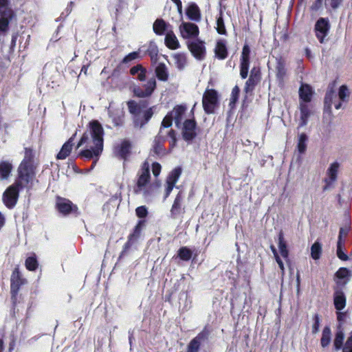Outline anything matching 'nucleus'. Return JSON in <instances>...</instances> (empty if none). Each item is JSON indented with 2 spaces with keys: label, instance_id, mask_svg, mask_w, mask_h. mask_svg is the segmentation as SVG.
<instances>
[{
  "label": "nucleus",
  "instance_id": "nucleus-1",
  "mask_svg": "<svg viewBox=\"0 0 352 352\" xmlns=\"http://www.w3.org/2000/svg\"><path fill=\"white\" fill-rule=\"evenodd\" d=\"M32 151L25 149V157L18 168L19 177L3 192L2 200L6 207L13 208L17 202L20 188L28 187L35 177V166L32 160Z\"/></svg>",
  "mask_w": 352,
  "mask_h": 352
},
{
  "label": "nucleus",
  "instance_id": "nucleus-2",
  "mask_svg": "<svg viewBox=\"0 0 352 352\" xmlns=\"http://www.w3.org/2000/svg\"><path fill=\"white\" fill-rule=\"evenodd\" d=\"M104 130L102 125L97 121L89 122L87 131L83 133L76 148L84 146L78 156L87 160L94 159L92 168L96 165L103 150Z\"/></svg>",
  "mask_w": 352,
  "mask_h": 352
},
{
  "label": "nucleus",
  "instance_id": "nucleus-3",
  "mask_svg": "<svg viewBox=\"0 0 352 352\" xmlns=\"http://www.w3.org/2000/svg\"><path fill=\"white\" fill-rule=\"evenodd\" d=\"M219 104V96L214 89H206L203 95L202 104L206 113H214Z\"/></svg>",
  "mask_w": 352,
  "mask_h": 352
},
{
  "label": "nucleus",
  "instance_id": "nucleus-4",
  "mask_svg": "<svg viewBox=\"0 0 352 352\" xmlns=\"http://www.w3.org/2000/svg\"><path fill=\"white\" fill-rule=\"evenodd\" d=\"M14 13L8 7V0H0V32H7Z\"/></svg>",
  "mask_w": 352,
  "mask_h": 352
},
{
  "label": "nucleus",
  "instance_id": "nucleus-5",
  "mask_svg": "<svg viewBox=\"0 0 352 352\" xmlns=\"http://www.w3.org/2000/svg\"><path fill=\"white\" fill-rule=\"evenodd\" d=\"M180 36L184 38H195L199 35V28L190 22H182L179 26Z\"/></svg>",
  "mask_w": 352,
  "mask_h": 352
},
{
  "label": "nucleus",
  "instance_id": "nucleus-6",
  "mask_svg": "<svg viewBox=\"0 0 352 352\" xmlns=\"http://www.w3.org/2000/svg\"><path fill=\"white\" fill-rule=\"evenodd\" d=\"M330 25L329 20L324 18H320L315 25V32L318 39L320 43H324L325 37L329 33Z\"/></svg>",
  "mask_w": 352,
  "mask_h": 352
},
{
  "label": "nucleus",
  "instance_id": "nucleus-7",
  "mask_svg": "<svg viewBox=\"0 0 352 352\" xmlns=\"http://www.w3.org/2000/svg\"><path fill=\"white\" fill-rule=\"evenodd\" d=\"M156 87V80L154 78H150L146 83L143 85L144 89L139 87L135 88L133 92L135 96L140 98L150 96Z\"/></svg>",
  "mask_w": 352,
  "mask_h": 352
},
{
  "label": "nucleus",
  "instance_id": "nucleus-8",
  "mask_svg": "<svg viewBox=\"0 0 352 352\" xmlns=\"http://www.w3.org/2000/svg\"><path fill=\"white\" fill-rule=\"evenodd\" d=\"M197 135L196 122L194 119L185 120L182 128V136L185 140H191Z\"/></svg>",
  "mask_w": 352,
  "mask_h": 352
},
{
  "label": "nucleus",
  "instance_id": "nucleus-9",
  "mask_svg": "<svg viewBox=\"0 0 352 352\" xmlns=\"http://www.w3.org/2000/svg\"><path fill=\"white\" fill-rule=\"evenodd\" d=\"M181 173L182 170L179 168H175L170 173L166 179L165 198H166L173 190L175 184L180 177Z\"/></svg>",
  "mask_w": 352,
  "mask_h": 352
},
{
  "label": "nucleus",
  "instance_id": "nucleus-10",
  "mask_svg": "<svg viewBox=\"0 0 352 352\" xmlns=\"http://www.w3.org/2000/svg\"><path fill=\"white\" fill-rule=\"evenodd\" d=\"M150 178V173L148 168L142 170V173L138 178L137 183V188L135 190L136 193H142L144 196L147 195V192L144 190V187L148 182Z\"/></svg>",
  "mask_w": 352,
  "mask_h": 352
},
{
  "label": "nucleus",
  "instance_id": "nucleus-11",
  "mask_svg": "<svg viewBox=\"0 0 352 352\" xmlns=\"http://www.w3.org/2000/svg\"><path fill=\"white\" fill-rule=\"evenodd\" d=\"M192 54L198 60H203L206 54V48L201 41H193L188 45Z\"/></svg>",
  "mask_w": 352,
  "mask_h": 352
},
{
  "label": "nucleus",
  "instance_id": "nucleus-12",
  "mask_svg": "<svg viewBox=\"0 0 352 352\" xmlns=\"http://www.w3.org/2000/svg\"><path fill=\"white\" fill-rule=\"evenodd\" d=\"M56 207L58 211L64 214H67L70 212L76 211L77 207L74 205L69 200L58 197L56 201Z\"/></svg>",
  "mask_w": 352,
  "mask_h": 352
},
{
  "label": "nucleus",
  "instance_id": "nucleus-13",
  "mask_svg": "<svg viewBox=\"0 0 352 352\" xmlns=\"http://www.w3.org/2000/svg\"><path fill=\"white\" fill-rule=\"evenodd\" d=\"M260 80V72L257 69L253 68L250 72L249 79L245 82V91L248 92L249 90H252Z\"/></svg>",
  "mask_w": 352,
  "mask_h": 352
},
{
  "label": "nucleus",
  "instance_id": "nucleus-14",
  "mask_svg": "<svg viewBox=\"0 0 352 352\" xmlns=\"http://www.w3.org/2000/svg\"><path fill=\"white\" fill-rule=\"evenodd\" d=\"M275 72H276V77L277 80L278 81V83L280 85H282L284 82L285 77H286L287 72H286V69H285V63L280 58L276 59V65L275 67Z\"/></svg>",
  "mask_w": 352,
  "mask_h": 352
},
{
  "label": "nucleus",
  "instance_id": "nucleus-15",
  "mask_svg": "<svg viewBox=\"0 0 352 352\" xmlns=\"http://www.w3.org/2000/svg\"><path fill=\"white\" fill-rule=\"evenodd\" d=\"M188 18L193 21L199 22L201 21V15L199 7L195 3H190L186 12Z\"/></svg>",
  "mask_w": 352,
  "mask_h": 352
},
{
  "label": "nucleus",
  "instance_id": "nucleus-16",
  "mask_svg": "<svg viewBox=\"0 0 352 352\" xmlns=\"http://www.w3.org/2000/svg\"><path fill=\"white\" fill-rule=\"evenodd\" d=\"M165 44L170 50H176L180 47L179 42L172 30L166 33Z\"/></svg>",
  "mask_w": 352,
  "mask_h": 352
},
{
  "label": "nucleus",
  "instance_id": "nucleus-17",
  "mask_svg": "<svg viewBox=\"0 0 352 352\" xmlns=\"http://www.w3.org/2000/svg\"><path fill=\"white\" fill-rule=\"evenodd\" d=\"M24 283V280L21 277L19 268L16 267L12 272L11 276V289L12 291L16 292L20 286Z\"/></svg>",
  "mask_w": 352,
  "mask_h": 352
},
{
  "label": "nucleus",
  "instance_id": "nucleus-18",
  "mask_svg": "<svg viewBox=\"0 0 352 352\" xmlns=\"http://www.w3.org/2000/svg\"><path fill=\"white\" fill-rule=\"evenodd\" d=\"M186 111V107L182 105H177L173 108L170 112L171 116L173 117L175 124L178 126L184 119V114Z\"/></svg>",
  "mask_w": 352,
  "mask_h": 352
},
{
  "label": "nucleus",
  "instance_id": "nucleus-19",
  "mask_svg": "<svg viewBox=\"0 0 352 352\" xmlns=\"http://www.w3.org/2000/svg\"><path fill=\"white\" fill-rule=\"evenodd\" d=\"M170 25L166 23L163 19H158L153 23V31L157 35H162L171 29H168Z\"/></svg>",
  "mask_w": 352,
  "mask_h": 352
},
{
  "label": "nucleus",
  "instance_id": "nucleus-20",
  "mask_svg": "<svg viewBox=\"0 0 352 352\" xmlns=\"http://www.w3.org/2000/svg\"><path fill=\"white\" fill-rule=\"evenodd\" d=\"M182 197L180 193H179L176 196L170 209V216L173 219L177 218L178 215L182 213Z\"/></svg>",
  "mask_w": 352,
  "mask_h": 352
},
{
  "label": "nucleus",
  "instance_id": "nucleus-21",
  "mask_svg": "<svg viewBox=\"0 0 352 352\" xmlns=\"http://www.w3.org/2000/svg\"><path fill=\"white\" fill-rule=\"evenodd\" d=\"M74 138H70L62 146L60 152L57 155V158L59 160L65 159L71 153L73 146Z\"/></svg>",
  "mask_w": 352,
  "mask_h": 352
},
{
  "label": "nucleus",
  "instance_id": "nucleus-22",
  "mask_svg": "<svg viewBox=\"0 0 352 352\" xmlns=\"http://www.w3.org/2000/svg\"><path fill=\"white\" fill-rule=\"evenodd\" d=\"M127 104L129 112L138 118L141 116L142 109L145 107L144 102L137 103L134 101H129Z\"/></svg>",
  "mask_w": 352,
  "mask_h": 352
},
{
  "label": "nucleus",
  "instance_id": "nucleus-23",
  "mask_svg": "<svg viewBox=\"0 0 352 352\" xmlns=\"http://www.w3.org/2000/svg\"><path fill=\"white\" fill-rule=\"evenodd\" d=\"M130 148V143L126 140H124L116 148L115 152L118 156L124 158L129 153Z\"/></svg>",
  "mask_w": 352,
  "mask_h": 352
},
{
  "label": "nucleus",
  "instance_id": "nucleus-24",
  "mask_svg": "<svg viewBox=\"0 0 352 352\" xmlns=\"http://www.w3.org/2000/svg\"><path fill=\"white\" fill-rule=\"evenodd\" d=\"M12 170V165L10 162L2 161L0 162V179H7Z\"/></svg>",
  "mask_w": 352,
  "mask_h": 352
},
{
  "label": "nucleus",
  "instance_id": "nucleus-25",
  "mask_svg": "<svg viewBox=\"0 0 352 352\" xmlns=\"http://www.w3.org/2000/svg\"><path fill=\"white\" fill-rule=\"evenodd\" d=\"M155 74L162 81H167L168 78V69L164 63H160L155 68Z\"/></svg>",
  "mask_w": 352,
  "mask_h": 352
},
{
  "label": "nucleus",
  "instance_id": "nucleus-26",
  "mask_svg": "<svg viewBox=\"0 0 352 352\" xmlns=\"http://www.w3.org/2000/svg\"><path fill=\"white\" fill-rule=\"evenodd\" d=\"M214 52L219 59H225L227 57L228 52L225 43L220 40L217 43Z\"/></svg>",
  "mask_w": 352,
  "mask_h": 352
},
{
  "label": "nucleus",
  "instance_id": "nucleus-27",
  "mask_svg": "<svg viewBox=\"0 0 352 352\" xmlns=\"http://www.w3.org/2000/svg\"><path fill=\"white\" fill-rule=\"evenodd\" d=\"M130 72L131 75H137V78L140 81H144L146 80V70L141 65H137L131 68Z\"/></svg>",
  "mask_w": 352,
  "mask_h": 352
},
{
  "label": "nucleus",
  "instance_id": "nucleus-28",
  "mask_svg": "<svg viewBox=\"0 0 352 352\" xmlns=\"http://www.w3.org/2000/svg\"><path fill=\"white\" fill-rule=\"evenodd\" d=\"M299 95L304 102H309L312 96L311 88L307 85H302L300 88Z\"/></svg>",
  "mask_w": 352,
  "mask_h": 352
},
{
  "label": "nucleus",
  "instance_id": "nucleus-29",
  "mask_svg": "<svg viewBox=\"0 0 352 352\" xmlns=\"http://www.w3.org/2000/svg\"><path fill=\"white\" fill-rule=\"evenodd\" d=\"M334 305L336 309L342 310L346 305V298L344 294L341 292L336 293L334 296Z\"/></svg>",
  "mask_w": 352,
  "mask_h": 352
},
{
  "label": "nucleus",
  "instance_id": "nucleus-30",
  "mask_svg": "<svg viewBox=\"0 0 352 352\" xmlns=\"http://www.w3.org/2000/svg\"><path fill=\"white\" fill-rule=\"evenodd\" d=\"M202 338L203 336L199 334L192 339L188 346L187 352H198Z\"/></svg>",
  "mask_w": 352,
  "mask_h": 352
},
{
  "label": "nucleus",
  "instance_id": "nucleus-31",
  "mask_svg": "<svg viewBox=\"0 0 352 352\" xmlns=\"http://www.w3.org/2000/svg\"><path fill=\"white\" fill-rule=\"evenodd\" d=\"M344 338V333L340 327H338L333 340V346L336 350H340L342 348Z\"/></svg>",
  "mask_w": 352,
  "mask_h": 352
},
{
  "label": "nucleus",
  "instance_id": "nucleus-32",
  "mask_svg": "<svg viewBox=\"0 0 352 352\" xmlns=\"http://www.w3.org/2000/svg\"><path fill=\"white\" fill-rule=\"evenodd\" d=\"M172 57L173 58L175 66L179 69H182L184 68L186 63V59L184 54L175 53L172 55Z\"/></svg>",
  "mask_w": 352,
  "mask_h": 352
},
{
  "label": "nucleus",
  "instance_id": "nucleus-33",
  "mask_svg": "<svg viewBox=\"0 0 352 352\" xmlns=\"http://www.w3.org/2000/svg\"><path fill=\"white\" fill-rule=\"evenodd\" d=\"M331 340V331L329 327H325L322 331V338L320 340L321 346L326 347L328 346Z\"/></svg>",
  "mask_w": 352,
  "mask_h": 352
},
{
  "label": "nucleus",
  "instance_id": "nucleus-34",
  "mask_svg": "<svg viewBox=\"0 0 352 352\" xmlns=\"http://www.w3.org/2000/svg\"><path fill=\"white\" fill-rule=\"evenodd\" d=\"M278 248H279V251H280L281 256L285 258H287L289 253H288V250L287 249L286 243L284 241L283 234L282 233L279 234Z\"/></svg>",
  "mask_w": 352,
  "mask_h": 352
},
{
  "label": "nucleus",
  "instance_id": "nucleus-35",
  "mask_svg": "<svg viewBox=\"0 0 352 352\" xmlns=\"http://www.w3.org/2000/svg\"><path fill=\"white\" fill-rule=\"evenodd\" d=\"M340 167V164L338 162H335L331 164L330 167L327 170V174L329 177V179L331 182H334L337 177V173L338 171V168Z\"/></svg>",
  "mask_w": 352,
  "mask_h": 352
},
{
  "label": "nucleus",
  "instance_id": "nucleus-36",
  "mask_svg": "<svg viewBox=\"0 0 352 352\" xmlns=\"http://www.w3.org/2000/svg\"><path fill=\"white\" fill-rule=\"evenodd\" d=\"M300 126H304L307 122V119L310 116V111L307 104H300Z\"/></svg>",
  "mask_w": 352,
  "mask_h": 352
},
{
  "label": "nucleus",
  "instance_id": "nucleus-37",
  "mask_svg": "<svg viewBox=\"0 0 352 352\" xmlns=\"http://www.w3.org/2000/svg\"><path fill=\"white\" fill-rule=\"evenodd\" d=\"M307 136L305 133H301L298 137L297 148L299 153H303L307 148Z\"/></svg>",
  "mask_w": 352,
  "mask_h": 352
},
{
  "label": "nucleus",
  "instance_id": "nucleus-38",
  "mask_svg": "<svg viewBox=\"0 0 352 352\" xmlns=\"http://www.w3.org/2000/svg\"><path fill=\"white\" fill-rule=\"evenodd\" d=\"M160 139H161L160 136L157 137L155 139L153 146V149H152V151L157 155L164 154V150H163L162 144L160 142Z\"/></svg>",
  "mask_w": 352,
  "mask_h": 352
},
{
  "label": "nucleus",
  "instance_id": "nucleus-39",
  "mask_svg": "<svg viewBox=\"0 0 352 352\" xmlns=\"http://www.w3.org/2000/svg\"><path fill=\"white\" fill-rule=\"evenodd\" d=\"M321 249V245L318 242H316L312 245L311 248V255L314 259L316 260L320 258Z\"/></svg>",
  "mask_w": 352,
  "mask_h": 352
},
{
  "label": "nucleus",
  "instance_id": "nucleus-40",
  "mask_svg": "<svg viewBox=\"0 0 352 352\" xmlns=\"http://www.w3.org/2000/svg\"><path fill=\"white\" fill-rule=\"evenodd\" d=\"M178 255L182 260L188 261L192 256V252L186 247L179 250Z\"/></svg>",
  "mask_w": 352,
  "mask_h": 352
},
{
  "label": "nucleus",
  "instance_id": "nucleus-41",
  "mask_svg": "<svg viewBox=\"0 0 352 352\" xmlns=\"http://www.w3.org/2000/svg\"><path fill=\"white\" fill-rule=\"evenodd\" d=\"M217 31L218 32V33L221 34H225L226 33L224 21L221 13L217 19Z\"/></svg>",
  "mask_w": 352,
  "mask_h": 352
},
{
  "label": "nucleus",
  "instance_id": "nucleus-42",
  "mask_svg": "<svg viewBox=\"0 0 352 352\" xmlns=\"http://www.w3.org/2000/svg\"><path fill=\"white\" fill-rule=\"evenodd\" d=\"M240 75L242 78H246L248 74V69H249V62H245V60L241 61V66H240Z\"/></svg>",
  "mask_w": 352,
  "mask_h": 352
},
{
  "label": "nucleus",
  "instance_id": "nucleus-43",
  "mask_svg": "<svg viewBox=\"0 0 352 352\" xmlns=\"http://www.w3.org/2000/svg\"><path fill=\"white\" fill-rule=\"evenodd\" d=\"M116 117H113L112 112L109 111V115L113 118V121L114 122L116 125H119L122 122V118H123V111L122 109H117L116 110Z\"/></svg>",
  "mask_w": 352,
  "mask_h": 352
},
{
  "label": "nucleus",
  "instance_id": "nucleus-44",
  "mask_svg": "<svg viewBox=\"0 0 352 352\" xmlns=\"http://www.w3.org/2000/svg\"><path fill=\"white\" fill-rule=\"evenodd\" d=\"M339 98L344 101L349 96V91L346 86L342 85L338 91Z\"/></svg>",
  "mask_w": 352,
  "mask_h": 352
},
{
  "label": "nucleus",
  "instance_id": "nucleus-45",
  "mask_svg": "<svg viewBox=\"0 0 352 352\" xmlns=\"http://www.w3.org/2000/svg\"><path fill=\"white\" fill-rule=\"evenodd\" d=\"M25 266L28 270L34 271L37 267V261L33 257H28L25 261Z\"/></svg>",
  "mask_w": 352,
  "mask_h": 352
},
{
  "label": "nucleus",
  "instance_id": "nucleus-46",
  "mask_svg": "<svg viewBox=\"0 0 352 352\" xmlns=\"http://www.w3.org/2000/svg\"><path fill=\"white\" fill-rule=\"evenodd\" d=\"M240 89L239 87L236 85L232 90L231 96H230V104H235L237 101L239 96Z\"/></svg>",
  "mask_w": 352,
  "mask_h": 352
},
{
  "label": "nucleus",
  "instance_id": "nucleus-47",
  "mask_svg": "<svg viewBox=\"0 0 352 352\" xmlns=\"http://www.w3.org/2000/svg\"><path fill=\"white\" fill-rule=\"evenodd\" d=\"M342 352H352V331L350 332L346 342L342 348Z\"/></svg>",
  "mask_w": 352,
  "mask_h": 352
},
{
  "label": "nucleus",
  "instance_id": "nucleus-48",
  "mask_svg": "<svg viewBox=\"0 0 352 352\" xmlns=\"http://www.w3.org/2000/svg\"><path fill=\"white\" fill-rule=\"evenodd\" d=\"M342 243H337V256L338 257L342 260V261H346L348 260L349 257L344 252L342 251Z\"/></svg>",
  "mask_w": 352,
  "mask_h": 352
},
{
  "label": "nucleus",
  "instance_id": "nucleus-49",
  "mask_svg": "<svg viewBox=\"0 0 352 352\" xmlns=\"http://www.w3.org/2000/svg\"><path fill=\"white\" fill-rule=\"evenodd\" d=\"M139 57L138 52H133L126 55L122 60L123 63H128Z\"/></svg>",
  "mask_w": 352,
  "mask_h": 352
},
{
  "label": "nucleus",
  "instance_id": "nucleus-50",
  "mask_svg": "<svg viewBox=\"0 0 352 352\" xmlns=\"http://www.w3.org/2000/svg\"><path fill=\"white\" fill-rule=\"evenodd\" d=\"M349 231V228L347 226L341 228L340 229L339 236H338V243H343V239L346 236Z\"/></svg>",
  "mask_w": 352,
  "mask_h": 352
},
{
  "label": "nucleus",
  "instance_id": "nucleus-51",
  "mask_svg": "<svg viewBox=\"0 0 352 352\" xmlns=\"http://www.w3.org/2000/svg\"><path fill=\"white\" fill-rule=\"evenodd\" d=\"M174 120L173 117L171 116V113H168L165 116L162 122V126L164 128H168L172 125V121Z\"/></svg>",
  "mask_w": 352,
  "mask_h": 352
},
{
  "label": "nucleus",
  "instance_id": "nucleus-52",
  "mask_svg": "<svg viewBox=\"0 0 352 352\" xmlns=\"http://www.w3.org/2000/svg\"><path fill=\"white\" fill-rule=\"evenodd\" d=\"M136 215L140 218H144L147 215V208L145 206H139L135 210Z\"/></svg>",
  "mask_w": 352,
  "mask_h": 352
},
{
  "label": "nucleus",
  "instance_id": "nucleus-53",
  "mask_svg": "<svg viewBox=\"0 0 352 352\" xmlns=\"http://www.w3.org/2000/svg\"><path fill=\"white\" fill-rule=\"evenodd\" d=\"M349 274V271L344 267L340 268L336 272V275L338 278L342 279L347 277Z\"/></svg>",
  "mask_w": 352,
  "mask_h": 352
},
{
  "label": "nucleus",
  "instance_id": "nucleus-54",
  "mask_svg": "<svg viewBox=\"0 0 352 352\" xmlns=\"http://www.w3.org/2000/svg\"><path fill=\"white\" fill-rule=\"evenodd\" d=\"M250 48L248 45H245L243 48L241 61L245 60L249 62Z\"/></svg>",
  "mask_w": 352,
  "mask_h": 352
},
{
  "label": "nucleus",
  "instance_id": "nucleus-55",
  "mask_svg": "<svg viewBox=\"0 0 352 352\" xmlns=\"http://www.w3.org/2000/svg\"><path fill=\"white\" fill-rule=\"evenodd\" d=\"M142 113H143V117L144 118L145 120H144V123H141L140 124L141 126L144 123L148 122V120L152 117V116H153V109L152 108H149V109L145 110L144 112L142 111Z\"/></svg>",
  "mask_w": 352,
  "mask_h": 352
},
{
  "label": "nucleus",
  "instance_id": "nucleus-56",
  "mask_svg": "<svg viewBox=\"0 0 352 352\" xmlns=\"http://www.w3.org/2000/svg\"><path fill=\"white\" fill-rule=\"evenodd\" d=\"M152 171L155 177L158 176L161 171V165L158 163H153L152 165Z\"/></svg>",
  "mask_w": 352,
  "mask_h": 352
},
{
  "label": "nucleus",
  "instance_id": "nucleus-57",
  "mask_svg": "<svg viewBox=\"0 0 352 352\" xmlns=\"http://www.w3.org/2000/svg\"><path fill=\"white\" fill-rule=\"evenodd\" d=\"M319 327H320V320L317 315L315 316V322L313 324L312 327V333H316L319 331Z\"/></svg>",
  "mask_w": 352,
  "mask_h": 352
},
{
  "label": "nucleus",
  "instance_id": "nucleus-58",
  "mask_svg": "<svg viewBox=\"0 0 352 352\" xmlns=\"http://www.w3.org/2000/svg\"><path fill=\"white\" fill-rule=\"evenodd\" d=\"M334 96V94L332 91H330L326 94L324 102L325 104H328L329 106L331 105L332 99Z\"/></svg>",
  "mask_w": 352,
  "mask_h": 352
},
{
  "label": "nucleus",
  "instance_id": "nucleus-59",
  "mask_svg": "<svg viewBox=\"0 0 352 352\" xmlns=\"http://www.w3.org/2000/svg\"><path fill=\"white\" fill-rule=\"evenodd\" d=\"M168 135L171 138L170 144L172 146H174L176 144V135L173 130H170L168 132Z\"/></svg>",
  "mask_w": 352,
  "mask_h": 352
},
{
  "label": "nucleus",
  "instance_id": "nucleus-60",
  "mask_svg": "<svg viewBox=\"0 0 352 352\" xmlns=\"http://www.w3.org/2000/svg\"><path fill=\"white\" fill-rule=\"evenodd\" d=\"M342 0H331V6L333 8H337L340 4Z\"/></svg>",
  "mask_w": 352,
  "mask_h": 352
},
{
  "label": "nucleus",
  "instance_id": "nucleus-61",
  "mask_svg": "<svg viewBox=\"0 0 352 352\" xmlns=\"http://www.w3.org/2000/svg\"><path fill=\"white\" fill-rule=\"evenodd\" d=\"M141 223L140 222L135 228V232L131 236H134L135 235L138 236L140 232Z\"/></svg>",
  "mask_w": 352,
  "mask_h": 352
},
{
  "label": "nucleus",
  "instance_id": "nucleus-62",
  "mask_svg": "<svg viewBox=\"0 0 352 352\" xmlns=\"http://www.w3.org/2000/svg\"><path fill=\"white\" fill-rule=\"evenodd\" d=\"M157 50L156 47H153L152 49L151 52H150L151 59L155 58L157 56Z\"/></svg>",
  "mask_w": 352,
  "mask_h": 352
},
{
  "label": "nucleus",
  "instance_id": "nucleus-63",
  "mask_svg": "<svg viewBox=\"0 0 352 352\" xmlns=\"http://www.w3.org/2000/svg\"><path fill=\"white\" fill-rule=\"evenodd\" d=\"M5 224V218L3 215L0 212V229L4 226Z\"/></svg>",
  "mask_w": 352,
  "mask_h": 352
},
{
  "label": "nucleus",
  "instance_id": "nucleus-64",
  "mask_svg": "<svg viewBox=\"0 0 352 352\" xmlns=\"http://www.w3.org/2000/svg\"><path fill=\"white\" fill-rule=\"evenodd\" d=\"M177 7L178 12L182 15V1H180L179 3L176 4Z\"/></svg>",
  "mask_w": 352,
  "mask_h": 352
}]
</instances>
